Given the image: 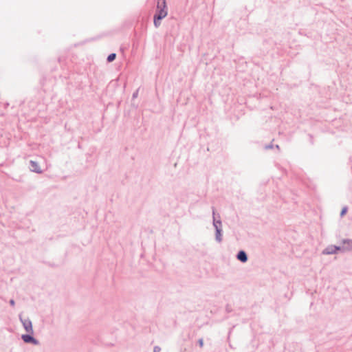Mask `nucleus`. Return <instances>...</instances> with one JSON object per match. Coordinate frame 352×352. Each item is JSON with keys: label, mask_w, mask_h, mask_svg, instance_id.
Masks as SVG:
<instances>
[{"label": "nucleus", "mask_w": 352, "mask_h": 352, "mask_svg": "<svg viewBox=\"0 0 352 352\" xmlns=\"http://www.w3.org/2000/svg\"><path fill=\"white\" fill-rule=\"evenodd\" d=\"M346 212H347V208L346 207L343 208L340 212L341 217L344 216L346 213Z\"/></svg>", "instance_id": "nucleus-7"}, {"label": "nucleus", "mask_w": 352, "mask_h": 352, "mask_svg": "<svg viewBox=\"0 0 352 352\" xmlns=\"http://www.w3.org/2000/svg\"><path fill=\"white\" fill-rule=\"evenodd\" d=\"M10 305H11L12 306H14V304H15V303H14V300H11L10 301Z\"/></svg>", "instance_id": "nucleus-9"}, {"label": "nucleus", "mask_w": 352, "mask_h": 352, "mask_svg": "<svg viewBox=\"0 0 352 352\" xmlns=\"http://www.w3.org/2000/svg\"><path fill=\"white\" fill-rule=\"evenodd\" d=\"M31 165H32V167L34 168V170L37 172V173H41V170L38 168V164L35 162H33V161H31Z\"/></svg>", "instance_id": "nucleus-5"}, {"label": "nucleus", "mask_w": 352, "mask_h": 352, "mask_svg": "<svg viewBox=\"0 0 352 352\" xmlns=\"http://www.w3.org/2000/svg\"><path fill=\"white\" fill-rule=\"evenodd\" d=\"M157 12L154 19V24L156 27L160 25L159 21L164 19L167 15L166 0H158Z\"/></svg>", "instance_id": "nucleus-1"}, {"label": "nucleus", "mask_w": 352, "mask_h": 352, "mask_svg": "<svg viewBox=\"0 0 352 352\" xmlns=\"http://www.w3.org/2000/svg\"><path fill=\"white\" fill-rule=\"evenodd\" d=\"M237 258L242 261V262H246L247 260H248V257H247V255L245 254V252L243 251H240L237 255Z\"/></svg>", "instance_id": "nucleus-4"}, {"label": "nucleus", "mask_w": 352, "mask_h": 352, "mask_svg": "<svg viewBox=\"0 0 352 352\" xmlns=\"http://www.w3.org/2000/svg\"><path fill=\"white\" fill-rule=\"evenodd\" d=\"M23 340L26 343H33L36 344V340L30 335H23L22 336Z\"/></svg>", "instance_id": "nucleus-3"}, {"label": "nucleus", "mask_w": 352, "mask_h": 352, "mask_svg": "<svg viewBox=\"0 0 352 352\" xmlns=\"http://www.w3.org/2000/svg\"><path fill=\"white\" fill-rule=\"evenodd\" d=\"M199 342L200 346H203V344H204L203 340H199Z\"/></svg>", "instance_id": "nucleus-10"}, {"label": "nucleus", "mask_w": 352, "mask_h": 352, "mask_svg": "<svg viewBox=\"0 0 352 352\" xmlns=\"http://www.w3.org/2000/svg\"><path fill=\"white\" fill-rule=\"evenodd\" d=\"M324 253H326V254H331V253H333V251H329L328 250H326L324 251Z\"/></svg>", "instance_id": "nucleus-8"}, {"label": "nucleus", "mask_w": 352, "mask_h": 352, "mask_svg": "<svg viewBox=\"0 0 352 352\" xmlns=\"http://www.w3.org/2000/svg\"><path fill=\"white\" fill-rule=\"evenodd\" d=\"M116 57V54H114V53H112V54H109V55L108 56V57H107V60H108L109 62H111V61H113V60H115Z\"/></svg>", "instance_id": "nucleus-6"}, {"label": "nucleus", "mask_w": 352, "mask_h": 352, "mask_svg": "<svg viewBox=\"0 0 352 352\" xmlns=\"http://www.w3.org/2000/svg\"><path fill=\"white\" fill-rule=\"evenodd\" d=\"M22 322H23V327H24L25 329L27 331V332L32 333V325L31 321L29 320L25 319V320H22Z\"/></svg>", "instance_id": "nucleus-2"}, {"label": "nucleus", "mask_w": 352, "mask_h": 352, "mask_svg": "<svg viewBox=\"0 0 352 352\" xmlns=\"http://www.w3.org/2000/svg\"><path fill=\"white\" fill-rule=\"evenodd\" d=\"M160 351V349L158 347H155L154 352H158Z\"/></svg>", "instance_id": "nucleus-11"}]
</instances>
